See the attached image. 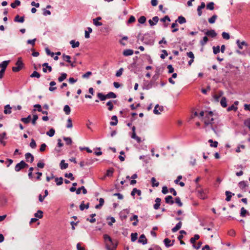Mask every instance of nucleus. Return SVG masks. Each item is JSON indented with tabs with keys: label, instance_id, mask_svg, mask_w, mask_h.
Wrapping results in <instances>:
<instances>
[{
	"label": "nucleus",
	"instance_id": "8fccbe9b",
	"mask_svg": "<svg viewBox=\"0 0 250 250\" xmlns=\"http://www.w3.org/2000/svg\"><path fill=\"white\" fill-rule=\"evenodd\" d=\"M43 212L40 210H39L37 212L35 213L34 215L36 217L39 218H42L43 216L42 215Z\"/></svg>",
	"mask_w": 250,
	"mask_h": 250
},
{
	"label": "nucleus",
	"instance_id": "f3484780",
	"mask_svg": "<svg viewBox=\"0 0 250 250\" xmlns=\"http://www.w3.org/2000/svg\"><path fill=\"white\" fill-rule=\"evenodd\" d=\"M111 120L113 121L110 122V125L112 126H114L117 125L118 121L117 117L116 115H113L111 117Z\"/></svg>",
	"mask_w": 250,
	"mask_h": 250
},
{
	"label": "nucleus",
	"instance_id": "7ed1b4c3",
	"mask_svg": "<svg viewBox=\"0 0 250 250\" xmlns=\"http://www.w3.org/2000/svg\"><path fill=\"white\" fill-rule=\"evenodd\" d=\"M198 196L202 199H205L207 198V194L208 193V189L207 188L205 189H200L197 190Z\"/></svg>",
	"mask_w": 250,
	"mask_h": 250
},
{
	"label": "nucleus",
	"instance_id": "aec40b11",
	"mask_svg": "<svg viewBox=\"0 0 250 250\" xmlns=\"http://www.w3.org/2000/svg\"><path fill=\"white\" fill-rule=\"evenodd\" d=\"M176 22H179L180 24H183L186 22V19L184 17L179 16L178 19L175 21Z\"/></svg>",
	"mask_w": 250,
	"mask_h": 250
},
{
	"label": "nucleus",
	"instance_id": "69168bd1",
	"mask_svg": "<svg viewBox=\"0 0 250 250\" xmlns=\"http://www.w3.org/2000/svg\"><path fill=\"white\" fill-rule=\"evenodd\" d=\"M137 233H132L131 234V240L132 242H134L137 239Z\"/></svg>",
	"mask_w": 250,
	"mask_h": 250
},
{
	"label": "nucleus",
	"instance_id": "473e14b6",
	"mask_svg": "<svg viewBox=\"0 0 250 250\" xmlns=\"http://www.w3.org/2000/svg\"><path fill=\"white\" fill-rule=\"evenodd\" d=\"M67 75L65 73H62L61 76H60L58 80L59 82H62L64 81L67 77Z\"/></svg>",
	"mask_w": 250,
	"mask_h": 250
},
{
	"label": "nucleus",
	"instance_id": "6ab92c4d",
	"mask_svg": "<svg viewBox=\"0 0 250 250\" xmlns=\"http://www.w3.org/2000/svg\"><path fill=\"white\" fill-rule=\"evenodd\" d=\"M9 62V61H3L1 63H0V67L1 68V70H5L8 63Z\"/></svg>",
	"mask_w": 250,
	"mask_h": 250
},
{
	"label": "nucleus",
	"instance_id": "5fc2aeb1",
	"mask_svg": "<svg viewBox=\"0 0 250 250\" xmlns=\"http://www.w3.org/2000/svg\"><path fill=\"white\" fill-rule=\"evenodd\" d=\"M247 213H248L247 210L246 209H245L244 208H242L241 209L240 216L243 217H244L246 216V214Z\"/></svg>",
	"mask_w": 250,
	"mask_h": 250
},
{
	"label": "nucleus",
	"instance_id": "f257e3e1",
	"mask_svg": "<svg viewBox=\"0 0 250 250\" xmlns=\"http://www.w3.org/2000/svg\"><path fill=\"white\" fill-rule=\"evenodd\" d=\"M104 239L106 248L107 250H115L117 247V244L114 242L111 237L108 234H105L104 235Z\"/></svg>",
	"mask_w": 250,
	"mask_h": 250
},
{
	"label": "nucleus",
	"instance_id": "b1692460",
	"mask_svg": "<svg viewBox=\"0 0 250 250\" xmlns=\"http://www.w3.org/2000/svg\"><path fill=\"white\" fill-rule=\"evenodd\" d=\"M6 135V133L5 132H3L1 134H0V143L1 144H2L3 146H5V144H6V143L4 141H3L2 140H3V139H6V138L5 137Z\"/></svg>",
	"mask_w": 250,
	"mask_h": 250
},
{
	"label": "nucleus",
	"instance_id": "20e7f679",
	"mask_svg": "<svg viewBox=\"0 0 250 250\" xmlns=\"http://www.w3.org/2000/svg\"><path fill=\"white\" fill-rule=\"evenodd\" d=\"M142 41L145 44L152 45L154 43V40L149 35H145Z\"/></svg>",
	"mask_w": 250,
	"mask_h": 250
},
{
	"label": "nucleus",
	"instance_id": "de8ad7c7",
	"mask_svg": "<svg viewBox=\"0 0 250 250\" xmlns=\"http://www.w3.org/2000/svg\"><path fill=\"white\" fill-rule=\"evenodd\" d=\"M63 139L65 141L66 144L67 145H70L72 143V140L70 137H63Z\"/></svg>",
	"mask_w": 250,
	"mask_h": 250
},
{
	"label": "nucleus",
	"instance_id": "e433bc0d",
	"mask_svg": "<svg viewBox=\"0 0 250 250\" xmlns=\"http://www.w3.org/2000/svg\"><path fill=\"white\" fill-rule=\"evenodd\" d=\"M55 181L56 182V185L57 186H60L63 183V178L62 177L55 178Z\"/></svg>",
	"mask_w": 250,
	"mask_h": 250
},
{
	"label": "nucleus",
	"instance_id": "a18cd8bd",
	"mask_svg": "<svg viewBox=\"0 0 250 250\" xmlns=\"http://www.w3.org/2000/svg\"><path fill=\"white\" fill-rule=\"evenodd\" d=\"M55 132V131L54 129L52 128L50 129L49 130L46 132V134L50 137H52L54 135Z\"/></svg>",
	"mask_w": 250,
	"mask_h": 250
},
{
	"label": "nucleus",
	"instance_id": "0e129e2a",
	"mask_svg": "<svg viewBox=\"0 0 250 250\" xmlns=\"http://www.w3.org/2000/svg\"><path fill=\"white\" fill-rule=\"evenodd\" d=\"M135 21V18L133 16H131L127 21V24H129L134 22Z\"/></svg>",
	"mask_w": 250,
	"mask_h": 250
},
{
	"label": "nucleus",
	"instance_id": "774afa93",
	"mask_svg": "<svg viewBox=\"0 0 250 250\" xmlns=\"http://www.w3.org/2000/svg\"><path fill=\"white\" fill-rule=\"evenodd\" d=\"M244 125L247 127H248V128L250 130V118L247 119L244 121Z\"/></svg>",
	"mask_w": 250,
	"mask_h": 250
},
{
	"label": "nucleus",
	"instance_id": "680f3d73",
	"mask_svg": "<svg viewBox=\"0 0 250 250\" xmlns=\"http://www.w3.org/2000/svg\"><path fill=\"white\" fill-rule=\"evenodd\" d=\"M30 146L33 149L35 148L37 146L36 142L33 139H31V141L30 143Z\"/></svg>",
	"mask_w": 250,
	"mask_h": 250
},
{
	"label": "nucleus",
	"instance_id": "72a5a7b5",
	"mask_svg": "<svg viewBox=\"0 0 250 250\" xmlns=\"http://www.w3.org/2000/svg\"><path fill=\"white\" fill-rule=\"evenodd\" d=\"M236 43H237L239 48L240 49H242L243 48V47H242L243 45H246V46L247 45V43L243 41L242 42H240L239 40H238L236 41Z\"/></svg>",
	"mask_w": 250,
	"mask_h": 250
},
{
	"label": "nucleus",
	"instance_id": "c9c22d12",
	"mask_svg": "<svg viewBox=\"0 0 250 250\" xmlns=\"http://www.w3.org/2000/svg\"><path fill=\"white\" fill-rule=\"evenodd\" d=\"M208 39L207 36H205L203 37V40H201L200 41V43L201 45L202 46H204L205 44H207V42H208Z\"/></svg>",
	"mask_w": 250,
	"mask_h": 250
},
{
	"label": "nucleus",
	"instance_id": "6e6d98bb",
	"mask_svg": "<svg viewBox=\"0 0 250 250\" xmlns=\"http://www.w3.org/2000/svg\"><path fill=\"white\" fill-rule=\"evenodd\" d=\"M151 182L153 187H158L159 185V183L156 182V180L154 177H152L151 178Z\"/></svg>",
	"mask_w": 250,
	"mask_h": 250
},
{
	"label": "nucleus",
	"instance_id": "f03ea898",
	"mask_svg": "<svg viewBox=\"0 0 250 250\" xmlns=\"http://www.w3.org/2000/svg\"><path fill=\"white\" fill-rule=\"evenodd\" d=\"M212 116L213 112L212 111L207 112L206 113L205 118H204V122L206 126L212 124L214 120Z\"/></svg>",
	"mask_w": 250,
	"mask_h": 250
},
{
	"label": "nucleus",
	"instance_id": "dca6fc26",
	"mask_svg": "<svg viewBox=\"0 0 250 250\" xmlns=\"http://www.w3.org/2000/svg\"><path fill=\"white\" fill-rule=\"evenodd\" d=\"M166 203L170 205H172L174 203L173 198L171 195H168L165 198Z\"/></svg>",
	"mask_w": 250,
	"mask_h": 250
},
{
	"label": "nucleus",
	"instance_id": "a878e982",
	"mask_svg": "<svg viewBox=\"0 0 250 250\" xmlns=\"http://www.w3.org/2000/svg\"><path fill=\"white\" fill-rule=\"evenodd\" d=\"M82 190L83 194H85L87 193V190L83 186H82L77 189L76 194H80L81 193V191Z\"/></svg>",
	"mask_w": 250,
	"mask_h": 250
},
{
	"label": "nucleus",
	"instance_id": "bf43d9fd",
	"mask_svg": "<svg viewBox=\"0 0 250 250\" xmlns=\"http://www.w3.org/2000/svg\"><path fill=\"white\" fill-rule=\"evenodd\" d=\"M64 176L66 178H69L72 181L75 179V178L72 173H65L64 174Z\"/></svg>",
	"mask_w": 250,
	"mask_h": 250
},
{
	"label": "nucleus",
	"instance_id": "49530a36",
	"mask_svg": "<svg viewBox=\"0 0 250 250\" xmlns=\"http://www.w3.org/2000/svg\"><path fill=\"white\" fill-rule=\"evenodd\" d=\"M30 77L31 78H34V77H36V78H40L41 77V75L37 71H34L32 73V74L30 75Z\"/></svg>",
	"mask_w": 250,
	"mask_h": 250
},
{
	"label": "nucleus",
	"instance_id": "f8f14e48",
	"mask_svg": "<svg viewBox=\"0 0 250 250\" xmlns=\"http://www.w3.org/2000/svg\"><path fill=\"white\" fill-rule=\"evenodd\" d=\"M138 242L140 243H142L143 245H145L147 243V239L146 238L145 235L143 234H142L138 240Z\"/></svg>",
	"mask_w": 250,
	"mask_h": 250
},
{
	"label": "nucleus",
	"instance_id": "cd10ccee",
	"mask_svg": "<svg viewBox=\"0 0 250 250\" xmlns=\"http://www.w3.org/2000/svg\"><path fill=\"white\" fill-rule=\"evenodd\" d=\"M12 107L10 106L9 104H7L4 107V113L5 114H10L11 113Z\"/></svg>",
	"mask_w": 250,
	"mask_h": 250
},
{
	"label": "nucleus",
	"instance_id": "1a4fd4ad",
	"mask_svg": "<svg viewBox=\"0 0 250 250\" xmlns=\"http://www.w3.org/2000/svg\"><path fill=\"white\" fill-rule=\"evenodd\" d=\"M205 34L206 36L211 37V38H215L217 36V33L215 31V30L211 29L208 30L206 33Z\"/></svg>",
	"mask_w": 250,
	"mask_h": 250
},
{
	"label": "nucleus",
	"instance_id": "c756f323",
	"mask_svg": "<svg viewBox=\"0 0 250 250\" xmlns=\"http://www.w3.org/2000/svg\"><path fill=\"white\" fill-rule=\"evenodd\" d=\"M70 43L72 47L73 48L78 47L80 45V42L78 41L76 42L75 40H71L70 42Z\"/></svg>",
	"mask_w": 250,
	"mask_h": 250
},
{
	"label": "nucleus",
	"instance_id": "9d476101",
	"mask_svg": "<svg viewBox=\"0 0 250 250\" xmlns=\"http://www.w3.org/2000/svg\"><path fill=\"white\" fill-rule=\"evenodd\" d=\"M164 243L166 247L168 248L173 245L174 240L171 241L169 239L167 238L164 239Z\"/></svg>",
	"mask_w": 250,
	"mask_h": 250
},
{
	"label": "nucleus",
	"instance_id": "4c0bfd02",
	"mask_svg": "<svg viewBox=\"0 0 250 250\" xmlns=\"http://www.w3.org/2000/svg\"><path fill=\"white\" fill-rule=\"evenodd\" d=\"M21 4V1L19 0H15L14 2L11 3V6L13 8H15L17 6H19Z\"/></svg>",
	"mask_w": 250,
	"mask_h": 250
},
{
	"label": "nucleus",
	"instance_id": "4d7b16f0",
	"mask_svg": "<svg viewBox=\"0 0 250 250\" xmlns=\"http://www.w3.org/2000/svg\"><path fill=\"white\" fill-rule=\"evenodd\" d=\"M208 142L211 143L210 146L211 147H216L217 146L218 142L217 141L213 142L212 140L210 139L208 140Z\"/></svg>",
	"mask_w": 250,
	"mask_h": 250
},
{
	"label": "nucleus",
	"instance_id": "393cba45",
	"mask_svg": "<svg viewBox=\"0 0 250 250\" xmlns=\"http://www.w3.org/2000/svg\"><path fill=\"white\" fill-rule=\"evenodd\" d=\"M24 17H21L20 18V16L18 15H17L14 18V21H15V22H19L22 23L24 22Z\"/></svg>",
	"mask_w": 250,
	"mask_h": 250
},
{
	"label": "nucleus",
	"instance_id": "79ce46f5",
	"mask_svg": "<svg viewBox=\"0 0 250 250\" xmlns=\"http://www.w3.org/2000/svg\"><path fill=\"white\" fill-rule=\"evenodd\" d=\"M92 31V28L90 27H88L87 31V30L85 31V38L86 39L89 38L90 37L89 33H91Z\"/></svg>",
	"mask_w": 250,
	"mask_h": 250
},
{
	"label": "nucleus",
	"instance_id": "a211bd4d",
	"mask_svg": "<svg viewBox=\"0 0 250 250\" xmlns=\"http://www.w3.org/2000/svg\"><path fill=\"white\" fill-rule=\"evenodd\" d=\"M205 7V3L204 2H202L200 6H199L197 8L198 15L200 16L202 14V12L201 10L204 8Z\"/></svg>",
	"mask_w": 250,
	"mask_h": 250
},
{
	"label": "nucleus",
	"instance_id": "603ef678",
	"mask_svg": "<svg viewBox=\"0 0 250 250\" xmlns=\"http://www.w3.org/2000/svg\"><path fill=\"white\" fill-rule=\"evenodd\" d=\"M177 26H178V24L175 21V22L172 23L171 28H173L172 30V32H173V33L176 32L178 30V28H175V27Z\"/></svg>",
	"mask_w": 250,
	"mask_h": 250
},
{
	"label": "nucleus",
	"instance_id": "864d4df0",
	"mask_svg": "<svg viewBox=\"0 0 250 250\" xmlns=\"http://www.w3.org/2000/svg\"><path fill=\"white\" fill-rule=\"evenodd\" d=\"M214 3L213 2H210L207 5V8L210 10H212L214 9Z\"/></svg>",
	"mask_w": 250,
	"mask_h": 250
},
{
	"label": "nucleus",
	"instance_id": "423d86ee",
	"mask_svg": "<svg viewBox=\"0 0 250 250\" xmlns=\"http://www.w3.org/2000/svg\"><path fill=\"white\" fill-rule=\"evenodd\" d=\"M175 219L176 220H179L180 221L176 225V226L173 228L172 229V231L173 232H176L179 229H181V228L182 227V223L181 221V220H182L181 218L176 217L175 218Z\"/></svg>",
	"mask_w": 250,
	"mask_h": 250
},
{
	"label": "nucleus",
	"instance_id": "09e8293b",
	"mask_svg": "<svg viewBox=\"0 0 250 250\" xmlns=\"http://www.w3.org/2000/svg\"><path fill=\"white\" fill-rule=\"evenodd\" d=\"M138 21L139 23L144 24L146 21V18L144 16H141Z\"/></svg>",
	"mask_w": 250,
	"mask_h": 250
},
{
	"label": "nucleus",
	"instance_id": "4468645a",
	"mask_svg": "<svg viewBox=\"0 0 250 250\" xmlns=\"http://www.w3.org/2000/svg\"><path fill=\"white\" fill-rule=\"evenodd\" d=\"M238 186L241 189H244L248 187V182L244 181H241L239 183Z\"/></svg>",
	"mask_w": 250,
	"mask_h": 250
},
{
	"label": "nucleus",
	"instance_id": "3c124183",
	"mask_svg": "<svg viewBox=\"0 0 250 250\" xmlns=\"http://www.w3.org/2000/svg\"><path fill=\"white\" fill-rule=\"evenodd\" d=\"M238 109V107L236 106H234V104H232V105H231L230 106H229L228 108H227V111L228 112H229L231 110H233L234 111H236Z\"/></svg>",
	"mask_w": 250,
	"mask_h": 250
},
{
	"label": "nucleus",
	"instance_id": "9b49d317",
	"mask_svg": "<svg viewBox=\"0 0 250 250\" xmlns=\"http://www.w3.org/2000/svg\"><path fill=\"white\" fill-rule=\"evenodd\" d=\"M158 21H159L158 17L155 16V17H153L152 20H149L148 21V22L151 26H153V25H155L158 22Z\"/></svg>",
	"mask_w": 250,
	"mask_h": 250
},
{
	"label": "nucleus",
	"instance_id": "ea45409f",
	"mask_svg": "<svg viewBox=\"0 0 250 250\" xmlns=\"http://www.w3.org/2000/svg\"><path fill=\"white\" fill-rule=\"evenodd\" d=\"M31 118V115H29L27 118H22L21 120L25 124H28L30 122Z\"/></svg>",
	"mask_w": 250,
	"mask_h": 250
},
{
	"label": "nucleus",
	"instance_id": "052dcab7",
	"mask_svg": "<svg viewBox=\"0 0 250 250\" xmlns=\"http://www.w3.org/2000/svg\"><path fill=\"white\" fill-rule=\"evenodd\" d=\"M222 36L223 39L226 40H229L230 38V36L228 33L223 32L222 34Z\"/></svg>",
	"mask_w": 250,
	"mask_h": 250
},
{
	"label": "nucleus",
	"instance_id": "7c9ffc66",
	"mask_svg": "<svg viewBox=\"0 0 250 250\" xmlns=\"http://www.w3.org/2000/svg\"><path fill=\"white\" fill-rule=\"evenodd\" d=\"M226 195V200L227 202L231 200V198L232 197V195H234V194H232L231 192L229 191H226L225 192Z\"/></svg>",
	"mask_w": 250,
	"mask_h": 250
},
{
	"label": "nucleus",
	"instance_id": "37998d69",
	"mask_svg": "<svg viewBox=\"0 0 250 250\" xmlns=\"http://www.w3.org/2000/svg\"><path fill=\"white\" fill-rule=\"evenodd\" d=\"M217 18V15H213L211 18H210L208 19V22L211 24L214 23L215 22V20H216Z\"/></svg>",
	"mask_w": 250,
	"mask_h": 250
},
{
	"label": "nucleus",
	"instance_id": "58836bf2",
	"mask_svg": "<svg viewBox=\"0 0 250 250\" xmlns=\"http://www.w3.org/2000/svg\"><path fill=\"white\" fill-rule=\"evenodd\" d=\"M200 238V236L198 234H195L193 237H192L190 239V242L191 243L194 245V243L195 242V241L199 239Z\"/></svg>",
	"mask_w": 250,
	"mask_h": 250
},
{
	"label": "nucleus",
	"instance_id": "a19ab883",
	"mask_svg": "<svg viewBox=\"0 0 250 250\" xmlns=\"http://www.w3.org/2000/svg\"><path fill=\"white\" fill-rule=\"evenodd\" d=\"M63 111L66 115H69L71 112V109L68 105H65L64 106Z\"/></svg>",
	"mask_w": 250,
	"mask_h": 250
},
{
	"label": "nucleus",
	"instance_id": "5701e85b",
	"mask_svg": "<svg viewBox=\"0 0 250 250\" xmlns=\"http://www.w3.org/2000/svg\"><path fill=\"white\" fill-rule=\"evenodd\" d=\"M97 97L101 101H103L107 99L106 94L104 95L102 93H98Z\"/></svg>",
	"mask_w": 250,
	"mask_h": 250
},
{
	"label": "nucleus",
	"instance_id": "2eb2a0df",
	"mask_svg": "<svg viewBox=\"0 0 250 250\" xmlns=\"http://www.w3.org/2000/svg\"><path fill=\"white\" fill-rule=\"evenodd\" d=\"M113 103H116V101H115V100H114V101L110 100V101H108L106 104V105L108 106V109L109 111L112 110L113 108H114Z\"/></svg>",
	"mask_w": 250,
	"mask_h": 250
},
{
	"label": "nucleus",
	"instance_id": "13d9d810",
	"mask_svg": "<svg viewBox=\"0 0 250 250\" xmlns=\"http://www.w3.org/2000/svg\"><path fill=\"white\" fill-rule=\"evenodd\" d=\"M212 49L214 54H217L220 52V46L218 45L217 46H213Z\"/></svg>",
	"mask_w": 250,
	"mask_h": 250
},
{
	"label": "nucleus",
	"instance_id": "412c9836",
	"mask_svg": "<svg viewBox=\"0 0 250 250\" xmlns=\"http://www.w3.org/2000/svg\"><path fill=\"white\" fill-rule=\"evenodd\" d=\"M60 166L61 169H64L68 167V164L67 163H65L64 160H62L61 161Z\"/></svg>",
	"mask_w": 250,
	"mask_h": 250
},
{
	"label": "nucleus",
	"instance_id": "c85d7f7f",
	"mask_svg": "<svg viewBox=\"0 0 250 250\" xmlns=\"http://www.w3.org/2000/svg\"><path fill=\"white\" fill-rule=\"evenodd\" d=\"M89 203H87L86 205H84V201H83L80 206V209L81 210H83L85 208L88 209L89 208Z\"/></svg>",
	"mask_w": 250,
	"mask_h": 250
},
{
	"label": "nucleus",
	"instance_id": "e2e57ef3",
	"mask_svg": "<svg viewBox=\"0 0 250 250\" xmlns=\"http://www.w3.org/2000/svg\"><path fill=\"white\" fill-rule=\"evenodd\" d=\"M114 172V169L113 168H110L108 169L106 171V175L107 176H112Z\"/></svg>",
	"mask_w": 250,
	"mask_h": 250
},
{
	"label": "nucleus",
	"instance_id": "338daca9",
	"mask_svg": "<svg viewBox=\"0 0 250 250\" xmlns=\"http://www.w3.org/2000/svg\"><path fill=\"white\" fill-rule=\"evenodd\" d=\"M175 203L178 205L179 207H182L183 206V203L181 202L180 198L179 197H177L175 198Z\"/></svg>",
	"mask_w": 250,
	"mask_h": 250
},
{
	"label": "nucleus",
	"instance_id": "39448f33",
	"mask_svg": "<svg viewBox=\"0 0 250 250\" xmlns=\"http://www.w3.org/2000/svg\"><path fill=\"white\" fill-rule=\"evenodd\" d=\"M28 167V164H27L24 161H21L19 163L16 165L15 170L16 171L19 172L21 169L27 167Z\"/></svg>",
	"mask_w": 250,
	"mask_h": 250
},
{
	"label": "nucleus",
	"instance_id": "4be33fe9",
	"mask_svg": "<svg viewBox=\"0 0 250 250\" xmlns=\"http://www.w3.org/2000/svg\"><path fill=\"white\" fill-rule=\"evenodd\" d=\"M136 193L138 196H140L141 195V191L136 188H134L131 192V195L134 196Z\"/></svg>",
	"mask_w": 250,
	"mask_h": 250
},
{
	"label": "nucleus",
	"instance_id": "0eeeda50",
	"mask_svg": "<svg viewBox=\"0 0 250 250\" xmlns=\"http://www.w3.org/2000/svg\"><path fill=\"white\" fill-rule=\"evenodd\" d=\"M155 82L151 80L147 83H145L144 86L143 87V89L148 90L151 88L153 86H155Z\"/></svg>",
	"mask_w": 250,
	"mask_h": 250
},
{
	"label": "nucleus",
	"instance_id": "f704fd0d",
	"mask_svg": "<svg viewBox=\"0 0 250 250\" xmlns=\"http://www.w3.org/2000/svg\"><path fill=\"white\" fill-rule=\"evenodd\" d=\"M107 99H115L117 95L113 92H110L106 94Z\"/></svg>",
	"mask_w": 250,
	"mask_h": 250
},
{
	"label": "nucleus",
	"instance_id": "c03bdc74",
	"mask_svg": "<svg viewBox=\"0 0 250 250\" xmlns=\"http://www.w3.org/2000/svg\"><path fill=\"white\" fill-rule=\"evenodd\" d=\"M62 58H63V59L64 61L69 62V63L71 62V61L70 60L71 57L70 56L63 54L62 55Z\"/></svg>",
	"mask_w": 250,
	"mask_h": 250
},
{
	"label": "nucleus",
	"instance_id": "ddd939ff",
	"mask_svg": "<svg viewBox=\"0 0 250 250\" xmlns=\"http://www.w3.org/2000/svg\"><path fill=\"white\" fill-rule=\"evenodd\" d=\"M42 66L45 67V68L43 67L42 69V71H43V72L46 73L47 72L46 69H47L48 70L49 72L52 71V67L48 65V63L45 62V63H43Z\"/></svg>",
	"mask_w": 250,
	"mask_h": 250
},
{
	"label": "nucleus",
	"instance_id": "bb28decb",
	"mask_svg": "<svg viewBox=\"0 0 250 250\" xmlns=\"http://www.w3.org/2000/svg\"><path fill=\"white\" fill-rule=\"evenodd\" d=\"M123 54L125 56H130L133 54V51L131 49H126L124 51Z\"/></svg>",
	"mask_w": 250,
	"mask_h": 250
},
{
	"label": "nucleus",
	"instance_id": "2f4dec72",
	"mask_svg": "<svg viewBox=\"0 0 250 250\" xmlns=\"http://www.w3.org/2000/svg\"><path fill=\"white\" fill-rule=\"evenodd\" d=\"M220 104H221V105L223 107H227V99L226 98V97H223L221 98V100L220 101Z\"/></svg>",
	"mask_w": 250,
	"mask_h": 250
},
{
	"label": "nucleus",
	"instance_id": "6e6552de",
	"mask_svg": "<svg viewBox=\"0 0 250 250\" xmlns=\"http://www.w3.org/2000/svg\"><path fill=\"white\" fill-rule=\"evenodd\" d=\"M25 157L27 162L32 163L34 161V157L33 155L29 152L26 153L25 154Z\"/></svg>",
	"mask_w": 250,
	"mask_h": 250
}]
</instances>
